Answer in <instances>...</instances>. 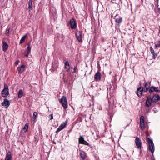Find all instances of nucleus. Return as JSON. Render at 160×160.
I'll list each match as a JSON object with an SVG mask.
<instances>
[{
  "mask_svg": "<svg viewBox=\"0 0 160 160\" xmlns=\"http://www.w3.org/2000/svg\"><path fill=\"white\" fill-rule=\"evenodd\" d=\"M112 88V86H111V85H110L109 86V87H108V86H107V89H108V92H109L110 93V92Z\"/></svg>",
  "mask_w": 160,
  "mask_h": 160,
  "instance_id": "obj_32",
  "label": "nucleus"
},
{
  "mask_svg": "<svg viewBox=\"0 0 160 160\" xmlns=\"http://www.w3.org/2000/svg\"><path fill=\"white\" fill-rule=\"evenodd\" d=\"M23 91L22 89H20L18 92V97L21 98L23 96Z\"/></svg>",
  "mask_w": 160,
  "mask_h": 160,
  "instance_id": "obj_20",
  "label": "nucleus"
},
{
  "mask_svg": "<svg viewBox=\"0 0 160 160\" xmlns=\"http://www.w3.org/2000/svg\"><path fill=\"white\" fill-rule=\"evenodd\" d=\"M32 3V0H29L28 2V10L29 11H30L31 10H32L33 9Z\"/></svg>",
  "mask_w": 160,
  "mask_h": 160,
  "instance_id": "obj_18",
  "label": "nucleus"
},
{
  "mask_svg": "<svg viewBox=\"0 0 160 160\" xmlns=\"http://www.w3.org/2000/svg\"><path fill=\"white\" fill-rule=\"evenodd\" d=\"M25 67V65L23 64L21 65L20 67L18 68V71L19 74L22 73L24 71V68Z\"/></svg>",
  "mask_w": 160,
  "mask_h": 160,
  "instance_id": "obj_16",
  "label": "nucleus"
},
{
  "mask_svg": "<svg viewBox=\"0 0 160 160\" xmlns=\"http://www.w3.org/2000/svg\"><path fill=\"white\" fill-rule=\"evenodd\" d=\"M122 21V18L120 17H119L118 18H116L115 20V22L118 24L120 23Z\"/></svg>",
  "mask_w": 160,
  "mask_h": 160,
  "instance_id": "obj_24",
  "label": "nucleus"
},
{
  "mask_svg": "<svg viewBox=\"0 0 160 160\" xmlns=\"http://www.w3.org/2000/svg\"><path fill=\"white\" fill-rule=\"evenodd\" d=\"M9 32H10V28L8 27L7 28V29L6 30V33H5L6 35L7 36H8L9 35Z\"/></svg>",
  "mask_w": 160,
  "mask_h": 160,
  "instance_id": "obj_27",
  "label": "nucleus"
},
{
  "mask_svg": "<svg viewBox=\"0 0 160 160\" xmlns=\"http://www.w3.org/2000/svg\"><path fill=\"white\" fill-rule=\"evenodd\" d=\"M3 45H2V49L3 50L4 52H5L7 50L8 46L7 44V43L5 42H2Z\"/></svg>",
  "mask_w": 160,
  "mask_h": 160,
  "instance_id": "obj_15",
  "label": "nucleus"
},
{
  "mask_svg": "<svg viewBox=\"0 0 160 160\" xmlns=\"http://www.w3.org/2000/svg\"><path fill=\"white\" fill-rule=\"evenodd\" d=\"M143 91V87H140L138 88L136 93L138 97H140L141 96L142 94Z\"/></svg>",
  "mask_w": 160,
  "mask_h": 160,
  "instance_id": "obj_11",
  "label": "nucleus"
},
{
  "mask_svg": "<svg viewBox=\"0 0 160 160\" xmlns=\"http://www.w3.org/2000/svg\"><path fill=\"white\" fill-rule=\"evenodd\" d=\"M154 91H155L156 92H160V90H159L158 89V87H155Z\"/></svg>",
  "mask_w": 160,
  "mask_h": 160,
  "instance_id": "obj_33",
  "label": "nucleus"
},
{
  "mask_svg": "<svg viewBox=\"0 0 160 160\" xmlns=\"http://www.w3.org/2000/svg\"><path fill=\"white\" fill-rule=\"evenodd\" d=\"M155 49H157L158 48L160 47V40L158 41L157 44H155Z\"/></svg>",
  "mask_w": 160,
  "mask_h": 160,
  "instance_id": "obj_25",
  "label": "nucleus"
},
{
  "mask_svg": "<svg viewBox=\"0 0 160 160\" xmlns=\"http://www.w3.org/2000/svg\"><path fill=\"white\" fill-rule=\"evenodd\" d=\"M27 37V36L26 35H24L21 38V40L20 42V44H21L23 42L25 41V39Z\"/></svg>",
  "mask_w": 160,
  "mask_h": 160,
  "instance_id": "obj_22",
  "label": "nucleus"
},
{
  "mask_svg": "<svg viewBox=\"0 0 160 160\" xmlns=\"http://www.w3.org/2000/svg\"><path fill=\"white\" fill-rule=\"evenodd\" d=\"M150 82H146L145 84V88L149 89V88L150 87Z\"/></svg>",
  "mask_w": 160,
  "mask_h": 160,
  "instance_id": "obj_26",
  "label": "nucleus"
},
{
  "mask_svg": "<svg viewBox=\"0 0 160 160\" xmlns=\"http://www.w3.org/2000/svg\"><path fill=\"white\" fill-rule=\"evenodd\" d=\"M10 105V102L9 100L7 99H4V101L2 103V106H4L6 108L8 107Z\"/></svg>",
  "mask_w": 160,
  "mask_h": 160,
  "instance_id": "obj_13",
  "label": "nucleus"
},
{
  "mask_svg": "<svg viewBox=\"0 0 160 160\" xmlns=\"http://www.w3.org/2000/svg\"><path fill=\"white\" fill-rule=\"evenodd\" d=\"M80 155L82 160H84L86 156V154L85 152L82 151L81 152Z\"/></svg>",
  "mask_w": 160,
  "mask_h": 160,
  "instance_id": "obj_19",
  "label": "nucleus"
},
{
  "mask_svg": "<svg viewBox=\"0 0 160 160\" xmlns=\"http://www.w3.org/2000/svg\"><path fill=\"white\" fill-rule=\"evenodd\" d=\"M60 102L62 103V105L64 108L66 109L68 107V102L66 98L63 96L60 99Z\"/></svg>",
  "mask_w": 160,
  "mask_h": 160,
  "instance_id": "obj_3",
  "label": "nucleus"
},
{
  "mask_svg": "<svg viewBox=\"0 0 160 160\" xmlns=\"http://www.w3.org/2000/svg\"><path fill=\"white\" fill-rule=\"evenodd\" d=\"M146 137L147 141L148 142L149 145V149L151 152L153 153L154 151V144L152 139L149 137V135L147 134Z\"/></svg>",
  "mask_w": 160,
  "mask_h": 160,
  "instance_id": "obj_1",
  "label": "nucleus"
},
{
  "mask_svg": "<svg viewBox=\"0 0 160 160\" xmlns=\"http://www.w3.org/2000/svg\"><path fill=\"white\" fill-rule=\"evenodd\" d=\"M159 10H160V8H158Z\"/></svg>",
  "mask_w": 160,
  "mask_h": 160,
  "instance_id": "obj_43",
  "label": "nucleus"
},
{
  "mask_svg": "<svg viewBox=\"0 0 160 160\" xmlns=\"http://www.w3.org/2000/svg\"><path fill=\"white\" fill-rule=\"evenodd\" d=\"M140 124L141 129L142 130L144 129L145 125L143 116H141L140 118Z\"/></svg>",
  "mask_w": 160,
  "mask_h": 160,
  "instance_id": "obj_9",
  "label": "nucleus"
},
{
  "mask_svg": "<svg viewBox=\"0 0 160 160\" xmlns=\"http://www.w3.org/2000/svg\"><path fill=\"white\" fill-rule=\"evenodd\" d=\"M94 78L96 81L100 80L101 79V73L99 71H98L96 73Z\"/></svg>",
  "mask_w": 160,
  "mask_h": 160,
  "instance_id": "obj_14",
  "label": "nucleus"
},
{
  "mask_svg": "<svg viewBox=\"0 0 160 160\" xmlns=\"http://www.w3.org/2000/svg\"><path fill=\"white\" fill-rule=\"evenodd\" d=\"M52 67L55 70H56L58 68V66L57 65H56L54 66L53 64H52Z\"/></svg>",
  "mask_w": 160,
  "mask_h": 160,
  "instance_id": "obj_34",
  "label": "nucleus"
},
{
  "mask_svg": "<svg viewBox=\"0 0 160 160\" xmlns=\"http://www.w3.org/2000/svg\"><path fill=\"white\" fill-rule=\"evenodd\" d=\"M79 143L87 145L88 146H90L89 143L84 140V138L82 136H80L79 138Z\"/></svg>",
  "mask_w": 160,
  "mask_h": 160,
  "instance_id": "obj_8",
  "label": "nucleus"
},
{
  "mask_svg": "<svg viewBox=\"0 0 160 160\" xmlns=\"http://www.w3.org/2000/svg\"><path fill=\"white\" fill-rule=\"evenodd\" d=\"M2 96L3 97H6L9 94V89L8 85L6 84H4V88L1 92Z\"/></svg>",
  "mask_w": 160,
  "mask_h": 160,
  "instance_id": "obj_2",
  "label": "nucleus"
},
{
  "mask_svg": "<svg viewBox=\"0 0 160 160\" xmlns=\"http://www.w3.org/2000/svg\"><path fill=\"white\" fill-rule=\"evenodd\" d=\"M65 68L66 69V71L67 72L70 71V67L69 62L67 61L65 62Z\"/></svg>",
  "mask_w": 160,
  "mask_h": 160,
  "instance_id": "obj_12",
  "label": "nucleus"
},
{
  "mask_svg": "<svg viewBox=\"0 0 160 160\" xmlns=\"http://www.w3.org/2000/svg\"><path fill=\"white\" fill-rule=\"evenodd\" d=\"M155 90V87L152 86L149 89V92L150 94H151Z\"/></svg>",
  "mask_w": 160,
  "mask_h": 160,
  "instance_id": "obj_23",
  "label": "nucleus"
},
{
  "mask_svg": "<svg viewBox=\"0 0 160 160\" xmlns=\"http://www.w3.org/2000/svg\"><path fill=\"white\" fill-rule=\"evenodd\" d=\"M29 53H28V52H27V54L25 55V56L26 57H28V54H29Z\"/></svg>",
  "mask_w": 160,
  "mask_h": 160,
  "instance_id": "obj_41",
  "label": "nucleus"
},
{
  "mask_svg": "<svg viewBox=\"0 0 160 160\" xmlns=\"http://www.w3.org/2000/svg\"><path fill=\"white\" fill-rule=\"evenodd\" d=\"M11 152L10 151H8L6 155L5 160H11Z\"/></svg>",
  "mask_w": 160,
  "mask_h": 160,
  "instance_id": "obj_17",
  "label": "nucleus"
},
{
  "mask_svg": "<svg viewBox=\"0 0 160 160\" xmlns=\"http://www.w3.org/2000/svg\"><path fill=\"white\" fill-rule=\"evenodd\" d=\"M135 142L137 148L141 149L142 145L141 140L138 137H136L135 138Z\"/></svg>",
  "mask_w": 160,
  "mask_h": 160,
  "instance_id": "obj_6",
  "label": "nucleus"
},
{
  "mask_svg": "<svg viewBox=\"0 0 160 160\" xmlns=\"http://www.w3.org/2000/svg\"><path fill=\"white\" fill-rule=\"evenodd\" d=\"M148 89L145 88L144 89H143V91H144V92H146L148 91Z\"/></svg>",
  "mask_w": 160,
  "mask_h": 160,
  "instance_id": "obj_40",
  "label": "nucleus"
},
{
  "mask_svg": "<svg viewBox=\"0 0 160 160\" xmlns=\"http://www.w3.org/2000/svg\"><path fill=\"white\" fill-rule=\"evenodd\" d=\"M153 102H156L160 100V97L158 94H156L153 95L152 98H151Z\"/></svg>",
  "mask_w": 160,
  "mask_h": 160,
  "instance_id": "obj_10",
  "label": "nucleus"
},
{
  "mask_svg": "<svg viewBox=\"0 0 160 160\" xmlns=\"http://www.w3.org/2000/svg\"><path fill=\"white\" fill-rule=\"evenodd\" d=\"M65 127L63 126V124H62L61 125L57 128L56 132H58L61 130H62Z\"/></svg>",
  "mask_w": 160,
  "mask_h": 160,
  "instance_id": "obj_21",
  "label": "nucleus"
},
{
  "mask_svg": "<svg viewBox=\"0 0 160 160\" xmlns=\"http://www.w3.org/2000/svg\"><path fill=\"white\" fill-rule=\"evenodd\" d=\"M146 97L147 100L146 102V107L148 108L151 105L152 103L153 102V101L151 99V97L147 96Z\"/></svg>",
  "mask_w": 160,
  "mask_h": 160,
  "instance_id": "obj_5",
  "label": "nucleus"
},
{
  "mask_svg": "<svg viewBox=\"0 0 160 160\" xmlns=\"http://www.w3.org/2000/svg\"><path fill=\"white\" fill-rule=\"evenodd\" d=\"M73 72H76L78 71V69L76 68V67H75L73 68Z\"/></svg>",
  "mask_w": 160,
  "mask_h": 160,
  "instance_id": "obj_36",
  "label": "nucleus"
},
{
  "mask_svg": "<svg viewBox=\"0 0 160 160\" xmlns=\"http://www.w3.org/2000/svg\"><path fill=\"white\" fill-rule=\"evenodd\" d=\"M19 62H20V61H19V60H17V61L15 62V65H17L18 64V63H19Z\"/></svg>",
  "mask_w": 160,
  "mask_h": 160,
  "instance_id": "obj_37",
  "label": "nucleus"
},
{
  "mask_svg": "<svg viewBox=\"0 0 160 160\" xmlns=\"http://www.w3.org/2000/svg\"><path fill=\"white\" fill-rule=\"evenodd\" d=\"M159 33H160V29L159 30Z\"/></svg>",
  "mask_w": 160,
  "mask_h": 160,
  "instance_id": "obj_42",
  "label": "nucleus"
},
{
  "mask_svg": "<svg viewBox=\"0 0 160 160\" xmlns=\"http://www.w3.org/2000/svg\"><path fill=\"white\" fill-rule=\"evenodd\" d=\"M153 58L155 59L156 58L157 56V54L156 52L154 53V54H152Z\"/></svg>",
  "mask_w": 160,
  "mask_h": 160,
  "instance_id": "obj_35",
  "label": "nucleus"
},
{
  "mask_svg": "<svg viewBox=\"0 0 160 160\" xmlns=\"http://www.w3.org/2000/svg\"><path fill=\"white\" fill-rule=\"evenodd\" d=\"M75 35L78 42H81L82 37V32L77 31L75 33Z\"/></svg>",
  "mask_w": 160,
  "mask_h": 160,
  "instance_id": "obj_4",
  "label": "nucleus"
},
{
  "mask_svg": "<svg viewBox=\"0 0 160 160\" xmlns=\"http://www.w3.org/2000/svg\"><path fill=\"white\" fill-rule=\"evenodd\" d=\"M28 124L26 123L24 126V128H23V129L25 130L26 131H27L28 130Z\"/></svg>",
  "mask_w": 160,
  "mask_h": 160,
  "instance_id": "obj_28",
  "label": "nucleus"
},
{
  "mask_svg": "<svg viewBox=\"0 0 160 160\" xmlns=\"http://www.w3.org/2000/svg\"><path fill=\"white\" fill-rule=\"evenodd\" d=\"M31 49V48L30 47V45L29 44H28V47H27V50H28L27 52H28V53H30V52Z\"/></svg>",
  "mask_w": 160,
  "mask_h": 160,
  "instance_id": "obj_31",
  "label": "nucleus"
},
{
  "mask_svg": "<svg viewBox=\"0 0 160 160\" xmlns=\"http://www.w3.org/2000/svg\"><path fill=\"white\" fill-rule=\"evenodd\" d=\"M67 121H66L63 124V126L64 127H65V126H66V125H67Z\"/></svg>",
  "mask_w": 160,
  "mask_h": 160,
  "instance_id": "obj_38",
  "label": "nucleus"
},
{
  "mask_svg": "<svg viewBox=\"0 0 160 160\" xmlns=\"http://www.w3.org/2000/svg\"><path fill=\"white\" fill-rule=\"evenodd\" d=\"M69 24L72 29H75L77 28V24L74 19L72 18L71 19Z\"/></svg>",
  "mask_w": 160,
  "mask_h": 160,
  "instance_id": "obj_7",
  "label": "nucleus"
},
{
  "mask_svg": "<svg viewBox=\"0 0 160 160\" xmlns=\"http://www.w3.org/2000/svg\"><path fill=\"white\" fill-rule=\"evenodd\" d=\"M150 50L152 54H154V53H155L152 47H150Z\"/></svg>",
  "mask_w": 160,
  "mask_h": 160,
  "instance_id": "obj_30",
  "label": "nucleus"
},
{
  "mask_svg": "<svg viewBox=\"0 0 160 160\" xmlns=\"http://www.w3.org/2000/svg\"><path fill=\"white\" fill-rule=\"evenodd\" d=\"M50 119L52 120L53 119V115L52 114H51L50 115Z\"/></svg>",
  "mask_w": 160,
  "mask_h": 160,
  "instance_id": "obj_39",
  "label": "nucleus"
},
{
  "mask_svg": "<svg viewBox=\"0 0 160 160\" xmlns=\"http://www.w3.org/2000/svg\"><path fill=\"white\" fill-rule=\"evenodd\" d=\"M37 113L36 112H34L33 113V118L35 119L36 118L37 116Z\"/></svg>",
  "mask_w": 160,
  "mask_h": 160,
  "instance_id": "obj_29",
  "label": "nucleus"
}]
</instances>
